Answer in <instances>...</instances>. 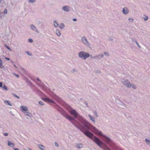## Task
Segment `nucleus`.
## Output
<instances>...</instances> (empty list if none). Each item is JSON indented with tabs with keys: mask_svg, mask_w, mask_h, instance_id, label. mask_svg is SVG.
<instances>
[{
	"mask_svg": "<svg viewBox=\"0 0 150 150\" xmlns=\"http://www.w3.org/2000/svg\"><path fill=\"white\" fill-rule=\"evenodd\" d=\"M66 108L69 112L74 116V119H77L79 122L75 120L74 123H72L77 129L83 132L86 136L92 139L101 148L104 150L106 149V146H108L105 144L103 146L101 144V141L95 136L90 131L96 134L102 135V132L100 131L95 127L92 125L90 123L83 118L76 111L67 104H66Z\"/></svg>",
	"mask_w": 150,
	"mask_h": 150,
	"instance_id": "f257e3e1",
	"label": "nucleus"
},
{
	"mask_svg": "<svg viewBox=\"0 0 150 150\" xmlns=\"http://www.w3.org/2000/svg\"><path fill=\"white\" fill-rule=\"evenodd\" d=\"M46 102L49 103L53 104V105L54 108L56 109L66 119L68 120L72 123H74V121L75 120V119L74 118V116H73V117H71L62 108L60 107L57 105L54 102L52 99L48 97L47 99L46 100Z\"/></svg>",
	"mask_w": 150,
	"mask_h": 150,
	"instance_id": "f03ea898",
	"label": "nucleus"
},
{
	"mask_svg": "<svg viewBox=\"0 0 150 150\" xmlns=\"http://www.w3.org/2000/svg\"><path fill=\"white\" fill-rule=\"evenodd\" d=\"M105 143L109 146L114 150H122L112 142L111 139L109 137L105 136Z\"/></svg>",
	"mask_w": 150,
	"mask_h": 150,
	"instance_id": "7ed1b4c3",
	"label": "nucleus"
},
{
	"mask_svg": "<svg viewBox=\"0 0 150 150\" xmlns=\"http://www.w3.org/2000/svg\"><path fill=\"white\" fill-rule=\"evenodd\" d=\"M78 55L79 57L83 59L84 60H86L90 56V54L84 51L79 52Z\"/></svg>",
	"mask_w": 150,
	"mask_h": 150,
	"instance_id": "20e7f679",
	"label": "nucleus"
},
{
	"mask_svg": "<svg viewBox=\"0 0 150 150\" xmlns=\"http://www.w3.org/2000/svg\"><path fill=\"white\" fill-rule=\"evenodd\" d=\"M52 97L58 102H61L62 101V99L58 96L54 94H53Z\"/></svg>",
	"mask_w": 150,
	"mask_h": 150,
	"instance_id": "39448f33",
	"label": "nucleus"
},
{
	"mask_svg": "<svg viewBox=\"0 0 150 150\" xmlns=\"http://www.w3.org/2000/svg\"><path fill=\"white\" fill-rule=\"evenodd\" d=\"M81 40L84 44L86 45L88 47H89L90 46V44L88 42L85 37H83L81 38Z\"/></svg>",
	"mask_w": 150,
	"mask_h": 150,
	"instance_id": "423d86ee",
	"label": "nucleus"
},
{
	"mask_svg": "<svg viewBox=\"0 0 150 150\" xmlns=\"http://www.w3.org/2000/svg\"><path fill=\"white\" fill-rule=\"evenodd\" d=\"M21 111L23 112H25L26 111L28 110L27 107L25 106H22L21 107Z\"/></svg>",
	"mask_w": 150,
	"mask_h": 150,
	"instance_id": "0eeeda50",
	"label": "nucleus"
},
{
	"mask_svg": "<svg viewBox=\"0 0 150 150\" xmlns=\"http://www.w3.org/2000/svg\"><path fill=\"white\" fill-rule=\"evenodd\" d=\"M122 12L125 14H127L129 13V11L126 7L123 8L122 10Z\"/></svg>",
	"mask_w": 150,
	"mask_h": 150,
	"instance_id": "6e6552de",
	"label": "nucleus"
},
{
	"mask_svg": "<svg viewBox=\"0 0 150 150\" xmlns=\"http://www.w3.org/2000/svg\"><path fill=\"white\" fill-rule=\"evenodd\" d=\"M37 84L40 86L42 88L45 89L47 88L46 86L43 83H41V84L40 83H36Z\"/></svg>",
	"mask_w": 150,
	"mask_h": 150,
	"instance_id": "1a4fd4ad",
	"label": "nucleus"
},
{
	"mask_svg": "<svg viewBox=\"0 0 150 150\" xmlns=\"http://www.w3.org/2000/svg\"><path fill=\"white\" fill-rule=\"evenodd\" d=\"M30 28L31 29L35 31L37 33H38L39 32L37 30V28L35 27V26L33 25L32 24L30 26Z\"/></svg>",
	"mask_w": 150,
	"mask_h": 150,
	"instance_id": "9d476101",
	"label": "nucleus"
},
{
	"mask_svg": "<svg viewBox=\"0 0 150 150\" xmlns=\"http://www.w3.org/2000/svg\"><path fill=\"white\" fill-rule=\"evenodd\" d=\"M69 7L68 6H65L63 7V10L66 12H68L69 11Z\"/></svg>",
	"mask_w": 150,
	"mask_h": 150,
	"instance_id": "9b49d317",
	"label": "nucleus"
},
{
	"mask_svg": "<svg viewBox=\"0 0 150 150\" xmlns=\"http://www.w3.org/2000/svg\"><path fill=\"white\" fill-rule=\"evenodd\" d=\"M25 115L27 116H28L29 117H30L32 116L31 113L28 111V110L24 112Z\"/></svg>",
	"mask_w": 150,
	"mask_h": 150,
	"instance_id": "f8f14e48",
	"label": "nucleus"
},
{
	"mask_svg": "<svg viewBox=\"0 0 150 150\" xmlns=\"http://www.w3.org/2000/svg\"><path fill=\"white\" fill-rule=\"evenodd\" d=\"M25 80L26 83L30 86L32 85V83H31V81L28 79H26Z\"/></svg>",
	"mask_w": 150,
	"mask_h": 150,
	"instance_id": "ddd939ff",
	"label": "nucleus"
},
{
	"mask_svg": "<svg viewBox=\"0 0 150 150\" xmlns=\"http://www.w3.org/2000/svg\"><path fill=\"white\" fill-rule=\"evenodd\" d=\"M129 81L127 80L124 79H122L121 80V81L122 83L124 84V85H125Z\"/></svg>",
	"mask_w": 150,
	"mask_h": 150,
	"instance_id": "4468645a",
	"label": "nucleus"
},
{
	"mask_svg": "<svg viewBox=\"0 0 150 150\" xmlns=\"http://www.w3.org/2000/svg\"><path fill=\"white\" fill-rule=\"evenodd\" d=\"M88 117L90 119L93 121L94 123H95V119L93 117L91 116L90 115H88Z\"/></svg>",
	"mask_w": 150,
	"mask_h": 150,
	"instance_id": "2eb2a0df",
	"label": "nucleus"
},
{
	"mask_svg": "<svg viewBox=\"0 0 150 150\" xmlns=\"http://www.w3.org/2000/svg\"><path fill=\"white\" fill-rule=\"evenodd\" d=\"M76 147L78 148L81 149L83 147V145L81 144H77Z\"/></svg>",
	"mask_w": 150,
	"mask_h": 150,
	"instance_id": "dca6fc26",
	"label": "nucleus"
},
{
	"mask_svg": "<svg viewBox=\"0 0 150 150\" xmlns=\"http://www.w3.org/2000/svg\"><path fill=\"white\" fill-rule=\"evenodd\" d=\"M8 144L9 146L11 147H13L14 146V144L13 143H11L9 141H8Z\"/></svg>",
	"mask_w": 150,
	"mask_h": 150,
	"instance_id": "f3484780",
	"label": "nucleus"
},
{
	"mask_svg": "<svg viewBox=\"0 0 150 150\" xmlns=\"http://www.w3.org/2000/svg\"><path fill=\"white\" fill-rule=\"evenodd\" d=\"M108 40L109 41H111L113 43H116L117 41L116 40H114L112 38V37H109L108 39Z\"/></svg>",
	"mask_w": 150,
	"mask_h": 150,
	"instance_id": "a211bd4d",
	"label": "nucleus"
},
{
	"mask_svg": "<svg viewBox=\"0 0 150 150\" xmlns=\"http://www.w3.org/2000/svg\"><path fill=\"white\" fill-rule=\"evenodd\" d=\"M103 54H100L99 55H97V59H100L103 57Z\"/></svg>",
	"mask_w": 150,
	"mask_h": 150,
	"instance_id": "6ab92c4d",
	"label": "nucleus"
},
{
	"mask_svg": "<svg viewBox=\"0 0 150 150\" xmlns=\"http://www.w3.org/2000/svg\"><path fill=\"white\" fill-rule=\"evenodd\" d=\"M38 147L41 150H44V147L42 145L39 144L38 145Z\"/></svg>",
	"mask_w": 150,
	"mask_h": 150,
	"instance_id": "aec40b11",
	"label": "nucleus"
},
{
	"mask_svg": "<svg viewBox=\"0 0 150 150\" xmlns=\"http://www.w3.org/2000/svg\"><path fill=\"white\" fill-rule=\"evenodd\" d=\"M54 25V26L55 27H57L59 26V24L58 23V22L56 20L54 21H53Z\"/></svg>",
	"mask_w": 150,
	"mask_h": 150,
	"instance_id": "412c9836",
	"label": "nucleus"
},
{
	"mask_svg": "<svg viewBox=\"0 0 150 150\" xmlns=\"http://www.w3.org/2000/svg\"><path fill=\"white\" fill-rule=\"evenodd\" d=\"M132 40L134 42L136 43V44H137V45H138V46L139 47V48H141L140 46V45H139L138 43L137 42V40L134 38H132Z\"/></svg>",
	"mask_w": 150,
	"mask_h": 150,
	"instance_id": "4be33fe9",
	"label": "nucleus"
},
{
	"mask_svg": "<svg viewBox=\"0 0 150 150\" xmlns=\"http://www.w3.org/2000/svg\"><path fill=\"white\" fill-rule=\"evenodd\" d=\"M125 86L127 87L128 88H130L131 86V84L130 83V82L128 81L127 84L125 85Z\"/></svg>",
	"mask_w": 150,
	"mask_h": 150,
	"instance_id": "5701e85b",
	"label": "nucleus"
},
{
	"mask_svg": "<svg viewBox=\"0 0 150 150\" xmlns=\"http://www.w3.org/2000/svg\"><path fill=\"white\" fill-rule=\"evenodd\" d=\"M4 103L6 104H7V105H10V106H12V104L11 103L9 102V101H8V100H5L4 101Z\"/></svg>",
	"mask_w": 150,
	"mask_h": 150,
	"instance_id": "b1692460",
	"label": "nucleus"
},
{
	"mask_svg": "<svg viewBox=\"0 0 150 150\" xmlns=\"http://www.w3.org/2000/svg\"><path fill=\"white\" fill-rule=\"evenodd\" d=\"M56 32L57 35L58 36H60L61 35V33L60 31L58 30H56Z\"/></svg>",
	"mask_w": 150,
	"mask_h": 150,
	"instance_id": "393cba45",
	"label": "nucleus"
},
{
	"mask_svg": "<svg viewBox=\"0 0 150 150\" xmlns=\"http://www.w3.org/2000/svg\"><path fill=\"white\" fill-rule=\"evenodd\" d=\"M64 25L63 23H61L60 24L59 27L61 29H62L64 28Z\"/></svg>",
	"mask_w": 150,
	"mask_h": 150,
	"instance_id": "a878e982",
	"label": "nucleus"
},
{
	"mask_svg": "<svg viewBox=\"0 0 150 150\" xmlns=\"http://www.w3.org/2000/svg\"><path fill=\"white\" fill-rule=\"evenodd\" d=\"M3 89L5 90H7L8 89L7 87L4 84L2 87Z\"/></svg>",
	"mask_w": 150,
	"mask_h": 150,
	"instance_id": "bb28decb",
	"label": "nucleus"
},
{
	"mask_svg": "<svg viewBox=\"0 0 150 150\" xmlns=\"http://www.w3.org/2000/svg\"><path fill=\"white\" fill-rule=\"evenodd\" d=\"M3 63L2 62V61L1 59L0 58V68H2V67H4L3 66Z\"/></svg>",
	"mask_w": 150,
	"mask_h": 150,
	"instance_id": "cd10ccee",
	"label": "nucleus"
},
{
	"mask_svg": "<svg viewBox=\"0 0 150 150\" xmlns=\"http://www.w3.org/2000/svg\"><path fill=\"white\" fill-rule=\"evenodd\" d=\"M145 141L148 144H150V141L149 140V139H145Z\"/></svg>",
	"mask_w": 150,
	"mask_h": 150,
	"instance_id": "c85d7f7f",
	"label": "nucleus"
},
{
	"mask_svg": "<svg viewBox=\"0 0 150 150\" xmlns=\"http://www.w3.org/2000/svg\"><path fill=\"white\" fill-rule=\"evenodd\" d=\"M144 16L145 17H144V21H147L148 19V17L147 16L145 15H144Z\"/></svg>",
	"mask_w": 150,
	"mask_h": 150,
	"instance_id": "c756f323",
	"label": "nucleus"
},
{
	"mask_svg": "<svg viewBox=\"0 0 150 150\" xmlns=\"http://www.w3.org/2000/svg\"><path fill=\"white\" fill-rule=\"evenodd\" d=\"M12 95L14 96L15 97L17 98L18 99L20 98V97L18 96H17L16 94L14 93H12Z\"/></svg>",
	"mask_w": 150,
	"mask_h": 150,
	"instance_id": "7c9ffc66",
	"label": "nucleus"
},
{
	"mask_svg": "<svg viewBox=\"0 0 150 150\" xmlns=\"http://www.w3.org/2000/svg\"><path fill=\"white\" fill-rule=\"evenodd\" d=\"M5 47H6V48H7L8 50H9L10 51H11V49H10V47H9V46H8V45H5Z\"/></svg>",
	"mask_w": 150,
	"mask_h": 150,
	"instance_id": "2f4dec72",
	"label": "nucleus"
},
{
	"mask_svg": "<svg viewBox=\"0 0 150 150\" xmlns=\"http://www.w3.org/2000/svg\"><path fill=\"white\" fill-rule=\"evenodd\" d=\"M119 101H120V103H119V104L120 105H121L122 106H125V105L124 103H123L122 101H120V100H119Z\"/></svg>",
	"mask_w": 150,
	"mask_h": 150,
	"instance_id": "473e14b6",
	"label": "nucleus"
},
{
	"mask_svg": "<svg viewBox=\"0 0 150 150\" xmlns=\"http://www.w3.org/2000/svg\"><path fill=\"white\" fill-rule=\"evenodd\" d=\"M103 54H104L105 55V56H107V57H108L109 56V54H108V53L107 52H103Z\"/></svg>",
	"mask_w": 150,
	"mask_h": 150,
	"instance_id": "72a5a7b5",
	"label": "nucleus"
},
{
	"mask_svg": "<svg viewBox=\"0 0 150 150\" xmlns=\"http://www.w3.org/2000/svg\"><path fill=\"white\" fill-rule=\"evenodd\" d=\"M38 103L40 104L41 105H44V103L42 101H40Z\"/></svg>",
	"mask_w": 150,
	"mask_h": 150,
	"instance_id": "f704fd0d",
	"label": "nucleus"
},
{
	"mask_svg": "<svg viewBox=\"0 0 150 150\" xmlns=\"http://www.w3.org/2000/svg\"><path fill=\"white\" fill-rule=\"evenodd\" d=\"M131 87H132L134 88V89H135L136 88V86L134 85V84H131Z\"/></svg>",
	"mask_w": 150,
	"mask_h": 150,
	"instance_id": "c9c22d12",
	"label": "nucleus"
},
{
	"mask_svg": "<svg viewBox=\"0 0 150 150\" xmlns=\"http://www.w3.org/2000/svg\"><path fill=\"white\" fill-rule=\"evenodd\" d=\"M93 113H94V115H96V117H98L97 113L96 110H95L93 112Z\"/></svg>",
	"mask_w": 150,
	"mask_h": 150,
	"instance_id": "e433bc0d",
	"label": "nucleus"
},
{
	"mask_svg": "<svg viewBox=\"0 0 150 150\" xmlns=\"http://www.w3.org/2000/svg\"><path fill=\"white\" fill-rule=\"evenodd\" d=\"M36 0H28V2L29 3L31 2L33 3Z\"/></svg>",
	"mask_w": 150,
	"mask_h": 150,
	"instance_id": "4c0bfd02",
	"label": "nucleus"
},
{
	"mask_svg": "<svg viewBox=\"0 0 150 150\" xmlns=\"http://www.w3.org/2000/svg\"><path fill=\"white\" fill-rule=\"evenodd\" d=\"M28 41L29 42L32 43L33 42V40L31 38H29L28 39Z\"/></svg>",
	"mask_w": 150,
	"mask_h": 150,
	"instance_id": "58836bf2",
	"label": "nucleus"
},
{
	"mask_svg": "<svg viewBox=\"0 0 150 150\" xmlns=\"http://www.w3.org/2000/svg\"><path fill=\"white\" fill-rule=\"evenodd\" d=\"M4 13L5 14H7V10L5 8L4 10Z\"/></svg>",
	"mask_w": 150,
	"mask_h": 150,
	"instance_id": "ea45409f",
	"label": "nucleus"
},
{
	"mask_svg": "<svg viewBox=\"0 0 150 150\" xmlns=\"http://www.w3.org/2000/svg\"><path fill=\"white\" fill-rule=\"evenodd\" d=\"M128 20L129 21L131 22H133L134 21V19L133 18H129Z\"/></svg>",
	"mask_w": 150,
	"mask_h": 150,
	"instance_id": "a19ab883",
	"label": "nucleus"
},
{
	"mask_svg": "<svg viewBox=\"0 0 150 150\" xmlns=\"http://www.w3.org/2000/svg\"><path fill=\"white\" fill-rule=\"evenodd\" d=\"M26 53L28 54L30 56H32V54H30L29 53V51H26Z\"/></svg>",
	"mask_w": 150,
	"mask_h": 150,
	"instance_id": "79ce46f5",
	"label": "nucleus"
},
{
	"mask_svg": "<svg viewBox=\"0 0 150 150\" xmlns=\"http://www.w3.org/2000/svg\"><path fill=\"white\" fill-rule=\"evenodd\" d=\"M105 150H111L108 146H106Z\"/></svg>",
	"mask_w": 150,
	"mask_h": 150,
	"instance_id": "37998d69",
	"label": "nucleus"
},
{
	"mask_svg": "<svg viewBox=\"0 0 150 150\" xmlns=\"http://www.w3.org/2000/svg\"><path fill=\"white\" fill-rule=\"evenodd\" d=\"M74 71L77 72V70L75 68L74 69H73L72 70V72L74 73Z\"/></svg>",
	"mask_w": 150,
	"mask_h": 150,
	"instance_id": "c03bdc74",
	"label": "nucleus"
},
{
	"mask_svg": "<svg viewBox=\"0 0 150 150\" xmlns=\"http://www.w3.org/2000/svg\"><path fill=\"white\" fill-rule=\"evenodd\" d=\"M5 136H7L8 135V133H4L3 134Z\"/></svg>",
	"mask_w": 150,
	"mask_h": 150,
	"instance_id": "a18cd8bd",
	"label": "nucleus"
},
{
	"mask_svg": "<svg viewBox=\"0 0 150 150\" xmlns=\"http://www.w3.org/2000/svg\"><path fill=\"white\" fill-rule=\"evenodd\" d=\"M13 74L15 75L17 77V78H18L19 77V75L18 74H16L15 73H13Z\"/></svg>",
	"mask_w": 150,
	"mask_h": 150,
	"instance_id": "49530a36",
	"label": "nucleus"
},
{
	"mask_svg": "<svg viewBox=\"0 0 150 150\" xmlns=\"http://www.w3.org/2000/svg\"><path fill=\"white\" fill-rule=\"evenodd\" d=\"M3 86V84L2 82H0V87L2 88Z\"/></svg>",
	"mask_w": 150,
	"mask_h": 150,
	"instance_id": "de8ad7c7",
	"label": "nucleus"
},
{
	"mask_svg": "<svg viewBox=\"0 0 150 150\" xmlns=\"http://www.w3.org/2000/svg\"><path fill=\"white\" fill-rule=\"evenodd\" d=\"M85 104H86V107L87 108H89V106L88 105V103H87V102L86 101H85Z\"/></svg>",
	"mask_w": 150,
	"mask_h": 150,
	"instance_id": "09e8293b",
	"label": "nucleus"
},
{
	"mask_svg": "<svg viewBox=\"0 0 150 150\" xmlns=\"http://www.w3.org/2000/svg\"><path fill=\"white\" fill-rule=\"evenodd\" d=\"M47 98L48 97L42 98V99L44 101L46 102V99H47Z\"/></svg>",
	"mask_w": 150,
	"mask_h": 150,
	"instance_id": "8fccbe9b",
	"label": "nucleus"
},
{
	"mask_svg": "<svg viewBox=\"0 0 150 150\" xmlns=\"http://www.w3.org/2000/svg\"><path fill=\"white\" fill-rule=\"evenodd\" d=\"M3 13L0 11V18H1L2 16Z\"/></svg>",
	"mask_w": 150,
	"mask_h": 150,
	"instance_id": "3c124183",
	"label": "nucleus"
},
{
	"mask_svg": "<svg viewBox=\"0 0 150 150\" xmlns=\"http://www.w3.org/2000/svg\"><path fill=\"white\" fill-rule=\"evenodd\" d=\"M55 145L56 146L59 147V146L58 143L56 142H54Z\"/></svg>",
	"mask_w": 150,
	"mask_h": 150,
	"instance_id": "603ef678",
	"label": "nucleus"
},
{
	"mask_svg": "<svg viewBox=\"0 0 150 150\" xmlns=\"http://www.w3.org/2000/svg\"><path fill=\"white\" fill-rule=\"evenodd\" d=\"M37 80L38 81H39L40 83H41V81L38 78V77H37Z\"/></svg>",
	"mask_w": 150,
	"mask_h": 150,
	"instance_id": "864d4df0",
	"label": "nucleus"
},
{
	"mask_svg": "<svg viewBox=\"0 0 150 150\" xmlns=\"http://www.w3.org/2000/svg\"><path fill=\"white\" fill-rule=\"evenodd\" d=\"M73 21L75 22L77 21V20L76 18H73Z\"/></svg>",
	"mask_w": 150,
	"mask_h": 150,
	"instance_id": "5fc2aeb1",
	"label": "nucleus"
},
{
	"mask_svg": "<svg viewBox=\"0 0 150 150\" xmlns=\"http://www.w3.org/2000/svg\"><path fill=\"white\" fill-rule=\"evenodd\" d=\"M96 72L97 73H100V71L99 70H97L96 71Z\"/></svg>",
	"mask_w": 150,
	"mask_h": 150,
	"instance_id": "6e6d98bb",
	"label": "nucleus"
},
{
	"mask_svg": "<svg viewBox=\"0 0 150 150\" xmlns=\"http://www.w3.org/2000/svg\"><path fill=\"white\" fill-rule=\"evenodd\" d=\"M11 114V115H12L13 116L14 115L12 113V112L11 111H10L9 112Z\"/></svg>",
	"mask_w": 150,
	"mask_h": 150,
	"instance_id": "4d7b16f0",
	"label": "nucleus"
},
{
	"mask_svg": "<svg viewBox=\"0 0 150 150\" xmlns=\"http://www.w3.org/2000/svg\"><path fill=\"white\" fill-rule=\"evenodd\" d=\"M89 57H90L91 58H93V56L91 54H90Z\"/></svg>",
	"mask_w": 150,
	"mask_h": 150,
	"instance_id": "13d9d810",
	"label": "nucleus"
},
{
	"mask_svg": "<svg viewBox=\"0 0 150 150\" xmlns=\"http://www.w3.org/2000/svg\"><path fill=\"white\" fill-rule=\"evenodd\" d=\"M5 59H7V60H10V59L9 58H7V57H6L5 58Z\"/></svg>",
	"mask_w": 150,
	"mask_h": 150,
	"instance_id": "bf43d9fd",
	"label": "nucleus"
},
{
	"mask_svg": "<svg viewBox=\"0 0 150 150\" xmlns=\"http://www.w3.org/2000/svg\"><path fill=\"white\" fill-rule=\"evenodd\" d=\"M93 58L94 59L97 58V55H96L94 56V57H93Z\"/></svg>",
	"mask_w": 150,
	"mask_h": 150,
	"instance_id": "052dcab7",
	"label": "nucleus"
},
{
	"mask_svg": "<svg viewBox=\"0 0 150 150\" xmlns=\"http://www.w3.org/2000/svg\"><path fill=\"white\" fill-rule=\"evenodd\" d=\"M14 150H19L18 148H14Z\"/></svg>",
	"mask_w": 150,
	"mask_h": 150,
	"instance_id": "680f3d73",
	"label": "nucleus"
},
{
	"mask_svg": "<svg viewBox=\"0 0 150 150\" xmlns=\"http://www.w3.org/2000/svg\"><path fill=\"white\" fill-rule=\"evenodd\" d=\"M14 66L15 67H16V68H17V67L14 64Z\"/></svg>",
	"mask_w": 150,
	"mask_h": 150,
	"instance_id": "e2e57ef3",
	"label": "nucleus"
},
{
	"mask_svg": "<svg viewBox=\"0 0 150 150\" xmlns=\"http://www.w3.org/2000/svg\"><path fill=\"white\" fill-rule=\"evenodd\" d=\"M32 150L31 149H28L27 150Z\"/></svg>",
	"mask_w": 150,
	"mask_h": 150,
	"instance_id": "0e129e2a",
	"label": "nucleus"
},
{
	"mask_svg": "<svg viewBox=\"0 0 150 150\" xmlns=\"http://www.w3.org/2000/svg\"><path fill=\"white\" fill-rule=\"evenodd\" d=\"M2 1V0H0V4L1 3Z\"/></svg>",
	"mask_w": 150,
	"mask_h": 150,
	"instance_id": "69168bd1",
	"label": "nucleus"
},
{
	"mask_svg": "<svg viewBox=\"0 0 150 150\" xmlns=\"http://www.w3.org/2000/svg\"><path fill=\"white\" fill-rule=\"evenodd\" d=\"M32 80L33 81H34L35 82V80H33V79H32Z\"/></svg>",
	"mask_w": 150,
	"mask_h": 150,
	"instance_id": "338daca9",
	"label": "nucleus"
}]
</instances>
